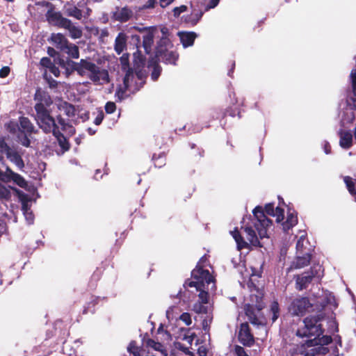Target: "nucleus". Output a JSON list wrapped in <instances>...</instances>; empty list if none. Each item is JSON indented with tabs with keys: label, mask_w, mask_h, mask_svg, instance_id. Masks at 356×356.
Listing matches in <instances>:
<instances>
[{
	"label": "nucleus",
	"mask_w": 356,
	"mask_h": 356,
	"mask_svg": "<svg viewBox=\"0 0 356 356\" xmlns=\"http://www.w3.org/2000/svg\"><path fill=\"white\" fill-rule=\"evenodd\" d=\"M313 307L309 298L298 296L291 300L288 307V311L293 316H303Z\"/></svg>",
	"instance_id": "423d86ee"
},
{
	"label": "nucleus",
	"mask_w": 356,
	"mask_h": 356,
	"mask_svg": "<svg viewBox=\"0 0 356 356\" xmlns=\"http://www.w3.org/2000/svg\"><path fill=\"white\" fill-rule=\"evenodd\" d=\"M63 109L66 115H67L69 118H73L76 115V108L75 106L68 102H64L63 105Z\"/></svg>",
	"instance_id": "58836bf2"
},
{
	"label": "nucleus",
	"mask_w": 356,
	"mask_h": 356,
	"mask_svg": "<svg viewBox=\"0 0 356 356\" xmlns=\"http://www.w3.org/2000/svg\"><path fill=\"white\" fill-rule=\"evenodd\" d=\"M56 139L60 149L57 152L58 155L63 154L66 152L69 151L71 147V145L67 137L60 131L59 129L54 131L52 134Z\"/></svg>",
	"instance_id": "f8f14e48"
},
{
	"label": "nucleus",
	"mask_w": 356,
	"mask_h": 356,
	"mask_svg": "<svg viewBox=\"0 0 356 356\" xmlns=\"http://www.w3.org/2000/svg\"><path fill=\"white\" fill-rule=\"evenodd\" d=\"M7 159L13 163L19 169L22 170L24 168V163L22 156L15 149H11L6 154Z\"/></svg>",
	"instance_id": "aec40b11"
},
{
	"label": "nucleus",
	"mask_w": 356,
	"mask_h": 356,
	"mask_svg": "<svg viewBox=\"0 0 356 356\" xmlns=\"http://www.w3.org/2000/svg\"><path fill=\"white\" fill-rule=\"evenodd\" d=\"M280 305L277 301H273L270 305V312L272 314L271 320L274 323L280 316Z\"/></svg>",
	"instance_id": "e433bc0d"
},
{
	"label": "nucleus",
	"mask_w": 356,
	"mask_h": 356,
	"mask_svg": "<svg viewBox=\"0 0 356 356\" xmlns=\"http://www.w3.org/2000/svg\"><path fill=\"white\" fill-rule=\"evenodd\" d=\"M191 277L193 280H186L184 283L185 287H195L196 290H200L204 288L205 284L209 285L213 281V277L209 270L198 266L192 270Z\"/></svg>",
	"instance_id": "39448f33"
},
{
	"label": "nucleus",
	"mask_w": 356,
	"mask_h": 356,
	"mask_svg": "<svg viewBox=\"0 0 356 356\" xmlns=\"http://www.w3.org/2000/svg\"><path fill=\"white\" fill-rule=\"evenodd\" d=\"M252 213L257 220V222L255 224H259L261 226L264 227L271 226L273 221L266 216V213L264 212L262 207L257 206L253 209Z\"/></svg>",
	"instance_id": "ddd939ff"
},
{
	"label": "nucleus",
	"mask_w": 356,
	"mask_h": 356,
	"mask_svg": "<svg viewBox=\"0 0 356 356\" xmlns=\"http://www.w3.org/2000/svg\"><path fill=\"white\" fill-rule=\"evenodd\" d=\"M16 172H13L9 167L6 168V172H3V178H2V181L4 182H8L11 181V177L13 176V174Z\"/></svg>",
	"instance_id": "864d4df0"
},
{
	"label": "nucleus",
	"mask_w": 356,
	"mask_h": 356,
	"mask_svg": "<svg viewBox=\"0 0 356 356\" xmlns=\"http://www.w3.org/2000/svg\"><path fill=\"white\" fill-rule=\"evenodd\" d=\"M10 196V191L0 183V198L8 199Z\"/></svg>",
	"instance_id": "5fc2aeb1"
},
{
	"label": "nucleus",
	"mask_w": 356,
	"mask_h": 356,
	"mask_svg": "<svg viewBox=\"0 0 356 356\" xmlns=\"http://www.w3.org/2000/svg\"><path fill=\"white\" fill-rule=\"evenodd\" d=\"M289 353L290 354L291 356H295L296 355H298L299 353H302L301 348L298 346H293L292 348H290Z\"/></svg>",
	"instance_id": "774afa93"
},
{
	"label": "nucleus",
	"mask_w": 356,
	"mask_h": 356,
	"mask_svg": "<svg viewBox=\"0 0 356 356\" xmlns=\"http://www.w3.org/2000/svg\"><path fill=\"white\" fill-rule=\"evenodd\" d=\"M38 111H35V120L39 128L46 134H53L54 131L59 129L56 122V119L51 115V109H44L42 106H38Z\"/></svg>",
	"instance_id": "20e7f679"
},
{
	"label": "nucleus",
	"mask_w": 356,
	"mask_h": 356,
	"mask_svg": "<svg viewBox=\"0 0 356 356\" xmlns=\"http://www.w3.org/2000/svg\"><path fill=\"white\" fill-rule=\"evenodd\" d=\"M89 296V301L86 303L87 305L84 307L83 313L86 314L91 307L95 306L98 302V298L92 295H88Z\"/></svg>",
	"instance_id": "c03bdc74"
},
{
	"label": "nucleus",
	"mask_w": 356,
	"mask_h": 356,
	"mask_svg": "<svg viewBox=\"0 0 356 356\" xmlns=\"http://www.w3.org/2000/svg\"><path fill=\"white\" fill-rule=\"evenodd\" d=\"M178 35L184 47L192 46L197 37L194 32H179Z\"/></svg>",
	"instance_id": "a211bd4d"
},
{
	"label": "nucleus",
	"mask_w": 356,
	"mask_h": 356,
	"mask_svg": "<svg viewBox=\"0 0 356 356\" xmlns=\"http://www.w3.org/2000/svg\"><path fill=\"white\" fill-rule=\"evenodd\" d=\"M213 321V315L211 314H209L207 316L202 320V329L205 332L209 333L210 330V325Z\"/></svg>",
	"instance_id": "79ce46f5"
},
{
	"label": "nucleus",
	"mask_w": 356,
	"mask_h": 356,
	"mask_svg": "<svg viewBox=\"0 0 356 356\" xmlns=\"http://www.w3.org/2000/svg\"><path fill=\"white\" fill-rule=\"evenodd\" d=\"M325 317V314L323 312L309 315L303 320L304 327L297 330L296 335L300 338L320 337L324 332L321 322Z\"/></svg>",
	"instance_id": "f257e3e1"
},
{
	"label": "nucleus",
	"mask_w": 356,
	"mask_h": 356,
	"mask_svg": "<svg viewBox=\"0 0 356 356\" xmlns=\"http://www.w3.org/2000/svg\"><path fill=\"white\" fill-rule=\"evenodd\" d=\"M232 236L236 242L238 250H242L248 248V243L244 240L241 236L240 232L237 228H235L234 231L231 232Z\"/></svg>",
	"instance_id": "bb28decb"
},
{
	"label": "nucleus",
	"mask_w": 356,
	"mask_h": 356,
	"mask_svg": "<svg viewBox=\"0 0 356 356\" xmlns=\"http://www.w3.org/2000/svg\"><path fill=\"white\" fill-rule=\"evenodd\" d=\"M19 131L22 134L32 135L38 134V130L27 117L19 118Z\"/></svg>",
	"instance_id": "9b49d317"
},
{
	"label": "nucleus",
	"mask_w": 356,
	"mask_h": 356,
	"mask_svg": "<svg viewBox=\"0 0 356 356\" xmlns=\"http://www.w3.org/2000/svg\"><path fill=\"white\" fill-rule=\"evenodd\" d=\"M95 32L93 33L94 35L99 34V40L103 41L105 38L108 36V31L107 29H104L101 30V31L99 32V29L97 27V28H95Z\"/></svg>",
	"instance_id": "6e6d98bb"
},
{
	"label": "nucleus",
	"mask_w": 356,
	"mask_h": 356,
	"mask_svg": "<svg viewBox=\"0 0 356 356\" xmlns=\"http://www.w3.org/2000/svg\"><path fill=\"white\" fill-rule=\"evenodd\" d=\"M219 2L220 0H210L209 3L206 6L204 11L200 9H197L193 6L191 14L184 16V22L190 24L191 26L196 25L203 16L204 13L211 8L216 7Z\"/></svg>",
	"instance_id": "0eeeda50"
},
{
	"label": "nucleus",
	"mask_w": 356,
	"mask_h": 356,
	"mask_svg": "<svg viewBox=\"0 0 356 356\" xmlns=\"http://www.w3.org/2000/svg\"><path fill=\"white\" fill-rule=\"evenodd\" d=\"M173 49V44L169 38H161L156 44L155 57L158 62H163L166 65H176L179 59V54Z\"/></svg>",
	"instance_id": "f03ea898"
},
{
	"label": "nucleus",
	"mask_w": 356,
	"mask_h": 356,
	"mask_svg": "<svg viewBox=\"0 0 356 356\" xmlns=\"http://www.w3.org/2000/svg\"><path fill=\"white\" fill-rule=\"evenodd\" d=\"M43 79L47 81L50 88L54 89L58 87V81L54 79L51 75H49L47 70L42 74Z\"/></svg>",
	"instance_id": "ea45409f"
},
{
	"label": "nucleus",
	"mask_w": 356,
	"mask_h": 356,
	"mask_svg": "<svg viewBox=\"0 0 356 356\" xmlns=\"http://www.w3.org/2000/svg\"><path fill=\"white\" fill-rule=\"evenodd\" d=\"M146 344L148 347H151L156 350H161L163 348V345L161 343L156 342L151 339L147 341Z\"/></svg>",
	"instance_id": "8fccbe9b"
},
{
	"label": "nucleus",
	"mask_w": 356,
	"mask_h": 356,
	"mask_svg": "<svg viewBox=\"0 0 356 356\" xmlns=\"http://www.w3.org/2000/svg\"><path fill=\"white\" fill-rule=\"evenodd\" d=\"M147 67H151L152 69L151 72V79L154 81H156L160 76L162 71V68L159 65V62H158V60L154 58H152L149 60Z\"/></svg>",
	"instance_id": "b1692460"
},
{
	"label": "nucleus",
	"mask_w": 356,
	"mask_h": 356,
	"mask_svg": "<svg viewBox=\"0 0 356 356\" xmlns=\"http://www.w3.org/2000/svg\"><path fill=\"white\" fill-rule=\"evenodd\" d=\"M34 99L36 103L34 106L35 111H38V106L44 109H50L49 107L53 104V100L48 92L38 88L34 95Z\"/></svg>",
	"instance_id": "1a4fd4ad"
},
{
	"label": "nucleus",
	"mask_w": 356,
	"mask_h": 356,
	"mask_svg": "<svg viewBox=\"0 0 356 356\" xmlns=\"http://www.w3.org/2000/svg\"><path fill=\"white\" fill-rule=\"evenodd\" d=\"M284 211L283 209L280 208V207H277L275 209L274 211V217H276V221L277 222H280L284 220Z\"/></svg>",
	"instance_id": "de8ad7c7"
},
{
	"label": "nucleus",
	"mask_w": 356,
	"mask_h": 356,
	"mask_svg": "<svg viewBox=\"0 0 356 356\" xmlns=\"http://www.w3.org/2000/svg\"><path fill=\"white\" fill-rule=\"evenodd\" d=\"M235 353L236 354L237 356H249L245 349L240 346H236L235 347Z\"/></svg>",
	"instance_id": "338daca9"
},
{
	"label": "nucleus",
	"mask_w": 356,
	"mask_h": 356,
	"mask_svg": "<svg viewBox=\"0 0 356 356\" xmlns=\"http://www.w3.org/2000/svg\"><path fill=\"white\" fill-rule=\"evenodd\" d=\"M23 137L21 139V144L26 147H29L31 145V140L29 139V137L31 136V135H27V134H23Z\"/></svg>",
	"instance_id": "0e129e2a"
},
{
	"label": "nucleus",
	"mask_w": 356,
	"mask_h": 356,
	"mask_svg": "<svg viewBox=\"0 0 356 356\" xmlns=\"http://www.w3.org/2000/svg\"><path fill=\"white\" fill-rule=\"evenodd\" d=\"M180 319L187 325H190L192 323L191 315L187 312L183 313L180 316Z\"/></svg>",
	"instance_id": "680f3d73"
},
{
	"label": "nucleus",
	"mask_w": 356,
	"mask_h": 356,
	"mask_svg": "<svg viewBox=\"0 0 356 356\" xmlns=\"http://www.w3.org/2000/svg\"><path fill=\"white\" fill-rule=\"evenodd\" d=\"M12 148L6 143L4 138L0 137V157H3V154H7L8 152H10Z\"/></svg>",
	"instance_id": "a18cd8bd"
},
{
	"label": "nucleus",
	"mask_w": 356,
	"mask_h": 356,
	"mask_svg": "<svg viewBox=\"0 0 356 356\" xmlns=\"http://www.w3.org/2000/svg\"><path fill=\"white\" fill-rule=\"evenodd\" d=\"M154 42V35L152 33H147L143 37V47L147 54H150Z\"/></svg>",
	"instance_id": "7c9ffc66"
},
{
	"label": "nucleus",
	"mask_w": 356,
	"mask_h": 356,
	"mask_svg": "<svg viewBox=\"0 0 356 356\" xmlns=\"http://www.w3.org/2000/svg\"><path fill=\"white\" fill-rule=\"evenodd\" d=\"M65 49H67V54L72 58H78L79 57V49L76 44L68 42L67 47H65Z\"/></svg>",
	"instance_id": "4c0bfd02"
},
{
	"label": "nucleus",
	"mask_w": 356,
	"mask_h": 356,
	"mask_svg": "<svg viewBox=\"0 0 356 356\" xmlns=\"http://www.w3.org/2000/svg\"><path fill=\"white\" fill-rule=\"evenodd\" d=\"M116 110V105L113 102H108L105 105V111L107 113L111 114Z\"/></svg>",
	"instance_id": "13d9d810"
},
{
	"label": "nucleus",
	"mask_w": 356,
	"mask_h": 356,
	"mask_svg": "<svg viewBox=\"0 0 356 356\" xmlns=\"http://www.w3.org/2000/svg\"><path fill=\"white\" fill-rule=\"evenodd\" d=\"M344 182L346 185V187L349 191V193L352 195H356V187L355 184L353 181V179L348 176L344 177Z\"/></svg>",
	"instance_id": "a19ab883"
},
{
	"label": "nucleus",
	"mask_w": 356,
	"mask_h": 356,
	"mask_svg": "<svg viewBox=\"0 0 356 356\" xmlns=\"http://www.w3.org/2000/svg\"><path fill=\"white\" fill-rule=\"evenodd\" d=\"M40 64L45 68H49L54 63L49 57H43L40 59Z\"/></svg>",
	"instance_id": "bf43d9fd"
},
{
	"label": "nucleus",
	"mask_w": 356,
	"mask_h": 356,
	"mask_svg": "<svg viewBox=\"0 0 356 356\" xmlns=\"http://www.w3.org/2000/svg\"><path fill=\"white\" fill-rule=\"evenodd\" d=\"M129 78H130V75L127 74L123 78V86H120L116 90L115 97H117L118 99L120 102H121L126 97L125 93L129 87Z\"/></svg>",
	"instance_id": "5701e85b"
},
{
	"label": "nucleus",
	"mask_w": 356,
	"mask_h": 356,
	"mask_svg": "<svg viewBox=\"0 0 356 356\" xmlns=\"http://www.w3.org/2000/svg\"><path fill=\"white\" fill-rule=\"evenodd\" d=\"M71 23L72 21L70 19L62 16L56 26L67 29V28L70 26Z\"/></svg>",
	"instance_id": "3c124183"
},
{
	"label": "nucleus",
	"mask_w": 356,
	"mask_h": 356,
	"mask_svg": "<svg viewBox=\"0 0 356 356\" xmlns=\"http://www.w3.org/2000/svg\"><path fill=\"white\" fill-rule=\"evenodd\" d=\"M46 16L49 22L56 26L63 15L59 12L48 10Z\"/></svg>",
	"instance_id": "f704fd0d"
},
{
	"label": "nucleus",
	"mask_w": 356,
	"mask_h": 356,
	"mask_svg": "<svg viewBox=\"0 0 356 356\" xmlns=\"http://www.w3.org/2000/svg\"><path fill=\"white\" fill-rule=\"evenodd\" d=\"M67 30L69 31L70 37L73 39H79L82 37V29L79 26H74L72 24V22L71 23L70 26L67 28Z\"/></svg>",
	"instance_id": "473e14b6"
},
{
	"label": "nucleus",
	"mask_w": 356,
	"mask_h": 356,
	"mask_svg": "<svg viewBox=\"0 0 356 356\" xmlns=\"http://www.w3.org/2000/svg\"><path fill=\"white\" fill-rule=\"evenodd\" d=\"M245 315L247 316L248 320L250 321V322L252 324L257 325H259L261 324V323L259 322V321L254 312V309H253V307L252 306L248 305L245 308Z\"/></svg>",
	"instance_id": "2f4dec72"
},
{
	"label": "nucleus",
	"mask_w": 356,
	"mask_h": 356,
	"mask_svg": "<svg viewBox=\"0 0 356 356\" xmlns=\"http://www.w3.org/2000/svg\"><path fill=\"white\" fill-rule=\"evenodd\" d=\"M312 255L310 253H305L302 256H297L291 266L296 269L302 268L310 264Z\"/></svg>",
	"instance_id": "4be33fe9"
},
{
	"label": "nucleus",
	"mask_w": 356,
	"mask_h": 356,
	"mask_svg": "<svg viewBox=\"0 0 356 356\" xmlns=\"http://www.w3.org/2000/svg\"><path fill=\"white\" fill-rule=\"evenodd\" d=\"M205 303L195 302L193 306V310L199 314H209V308L208 306L204 305Z\"/></svg>",
	"instance_id": "c9c22d12"
},
{
	"label": "nucleus",
	"mask_w": 356,
	"mask_h": 356,
	"mask_svg": "<svg viewBox=\"0 0 356 356\" xmlns=\"http://www.w3.org/2000/svg\"><path fill=\"white\" fill-rule=\"evenodd\" d=\"M332 338L329 335H321L320 337H314L313 339L308 341L309 346L321 345L325 346L331 343Z\"/></svg>",
	"instance_id": "a878e982"
},
{
	"label": "nucleus",
	"mask_w": 356,
	"mask_h": 356,
	"mask_svg": "<svg viewBox=\"0 0 356 356\" xmlns=\"http://www.w3.org/2000/svg\"><path fill=\"white\" fill-rule=\"evenodd\" d=\"M238 339L245 346L251 347L254 343V338L251 333L250 326L248 323H241L238 333Z\"/></svg>",
	"instance_id": "9d476101"
},
{
	"label": "nucleus",
	"mask_w": 356,
	"mask_h": 356,
	"mask_svg": "<svg viewBox=\"0 0 356 356\" xmlns=\"http://www.w3.org/2000/svg\"><path fill=\"white\" fill-rule=\"evenodd\" d=\"M10 72V68L8 66H4L0 70V77L6 78L7 77Z\"/></svg>",
	"instance_id": "69168bd1"
},
{
	"label": "nucleus",
	"mask_w": 356,
	"mask_h": 356,
	"mask_svg": "<svg viewBox=\"0 0 356 356\" xmlns=\"http://www.w3.org/2000/svg\"><path fill=\"white\" fill-rule=\"evenodd\" d=\"M320 269L321 266H317ZM318 274V270L316 266H312L309 270L304 272L300 276H298L296 284V289L298 291H302L308 287L309 284L312 282L313 278Z\"/></svg>",
	"instance_id": "6e6552de"
},
{
	"label": "nucleus",
	"mask_w": 356,
	"mask_h": 356,
	"mask_svg": "<svg viewBox=\"0 0 356 356\" xmlns=\"http://www.w3.org/2000/svg\"><path fill=\"white\" fill-rule=\"evenodd\" d=\"M104 112L102 110L99 111V112L94 120L95 124L100 125L104 120Z\"/></svg>",
	"instance_id": "e2e57ef3"
},
{
	"label": "nucleus",
	"mask_w": 356,
	"mask_h": 356,
	"mask_svg": "<svg viewBox=\"0 0 356 356\" xmlns=\"http://www.w3.org/2000/svg\"><path fill=\"white\" fill-rule=\"evenodd\" d=\"M187 10V6L185 5H181L179 7H175L173 9V15L175 17H179L181 13H184Z\"/></svg>",
	"instance_id": "052dcab7"
},
{
	"label": "nucleus",
	"mask_w": 356,
	"mask_h": 356,
	"mask_svg": "<svg viewBox=\"0 0 356 356\" xmlns=\"http://www.w3.org/2000/svg\"><path fill=\"white\" fill-rule=\"evenodd\" d=\"M255 229H257L258 234L261 238L267 236V228L268 227L261 226L259 224H254Z\"/></svg>",
	"instance_id": "09e8293b"
},
{
	"label": "nucleus",
	"mask_w": 356,
	"mask_h": 356,
	"mask_svg": "<svg viewBox=\"0 0 356 356\" xmlns=\"http://www.w3.org/2000/svg\"><path fill=\"white\" fill-rule=\"evenodd\" d=\"M133 16L132 10L128 7L125 6L120 9L117 8V10L113 13V19L121 23L127 22Z\"/></svg>",
	"instance_id": "4468645a"
},
{
	"label": "nucleus",
	"mask_w": 356,
	"mask_h": 356,
	"mask_svg": "<svg viewBox=\"0 0 356 356\" xmlns=\"http://www.w3.org/2000/svg\"><path fill=\"white\" fill-rule=\"evenodd\" d=\"M152 160L156 168H161L166 164V154L164 152H159V154L154 153Z\"/></svg>",
	"instance_id": "c85d7f7f"
},
{
	"label": "nucleus",
	"mask_w": 356,
	"mask_h": 356,
	"mask_svg": "<svg viewBox=\"0 0 356 356\" xmlns=\"http://www.w3.org/2000/svg\"><path fill=\"white\" fill-rule=\"evenodd\" d=\"M340 136L339 145L343 149H349L353 145V135L350 131H343L340 130L339 132Z\"/></svg>",
	"instance_id": "412c9836"
},
{
	"label": "nucleus",
	"mask_w": 356,
	"mask_h": 356,
	"mask_svg": "<svg viewBox=\"0 0 356 356\" xmlns=\"http://www.w3.org/2000/svg\"><path fill=\"white\" fill-rule=\"evenodd\" d=\"M200 291V293L198 295L199 299L200 301L199 302H202L207 304L209 300V293L207 291L204 290V288H202L200 290H197Z\"/></svg>",
	"instance_id": "603ef678"
},
{
	"label": "nucleus",
	"mask_w": 356,
	"mask_h": 356,
	"mask_svg": "<svg viewBox=\"0 0 356 356\" xmlns=\"http://www.w3.org/2000/svg\"><path fill=\"white\" fill-rule=\"evenodd\" d=\"M128 350L134 356H143L144 350L136 345V342L132 341L128 346Z\"/></svg>",
	"instance_id": "72a5a7b5"
},
{
	"label": "nucleus",
	"mask_w": 356,
	"mask_h": 356,
	"mask_svg": "<svg viewBox=\"0 0 356 356\" xmlns=\"http://www.w3.org/2000/svg\"><path fill=\"white\" fill-rule=\"evenodd\" d=\"M127 37L124 33H118L115 40L114 49L117 54H121L127 47Z\"/></svg>",
	"instance_id": "dca6fc26"
},
{
	"label": "nucleus",
	"mask_w": 356,
	"mask_h": 356,
	"mask_svg": "<svg viewBox=\"0 0 356 356\" xmlns=\"http://www.w3.org/2000/svg\"><path fill=\"white\" fill-rule=\"evenodd\" d=\"M51 40L57 49L65 50L67 47L68 40L62 33H52Z\"/></svg>",
	"instance_id": "f3484780"
},
{
	"label": "nucleus",
	"mask_w": 356,
	"mask_h": 356,
	"mask_svg": "<svg viewBox=\"0 0 356 356\" xmlns=\"http://www.w3.org/2000/svg\"><path fill=\"white\" fill-rule=\"evenodd\" d=\"M298 223V217L293 213H289L286 221L282 223L283 230L288 232Z\"/></svg>",
	"instance_id": "cd10ccee"
},
{
	"label": "nucleus",
	"mask_w": 356,
	"mask_h": 356,
	"mask_svg": "<svg viewBox=\"0 0 356 356\" xmlns=\"http://www.w3.org/2000/svg\"><path fill=\"white\" fill-rule=\"evenodd\" d=\"M11 180L14 181L17 186L24 188L26 186V181L24 179L22 176L20 175L15 173L13 174V176L11 177Z\"/></svg>",
	"instance_id": "37998d69"
},
{
	"label": "nucleus",
	"mask_w": 356,
	"mask_h": 356,
	"mask_svg": "<svg viewBox=\"0 0 356 356\" xmlns=\"http://www.w3.org/2000/svg\"><path fill=\"white\" fill-rule=\"evenodd\" d=\"M240 112L238 109L236 107H229L227 108L225 111L222 113V118H225L227 115H229L232 117H235L236 115H239Z\"/></svg>",
	"instance_id": "49530a36"
},
{
	"label": "nucleus",
	"mask_w": 356,
	"mask_h": 356,
	"mask_svg": "<svg viewBox=\"0 0 356 356\" xmlns=\"http://www.w3.org/2000/svg\"><path fill=\"white\" fill-rule=\"evenodd\" d=\"M59 65L61 68L65 70L66 76H69L74 72H76L78 73V63L69 58L66 60L60 59L59 60Z\"/></svg>",
	"instance_id": "2eb2a0df"
},
{
	"label": "nucleus",
	"mask_w": 356,
	"mask_h": 356,
	"mask_svg": "<svg viewBox=\"0 0 356 356\" xmlns=\"http://www.w3.org/2000/svg\"><path fill=\"white\" fill-rule=\"evenodd\" d=\"M65 12L68 17H72L79 20H81L83 17L82 10L75 6L72 5L66 7Z\"/></svg>",
	"instance_id": "c756f323"
},
{
	"label": "nucleus",
	"mask_w": 356,
	"mask_h": 356,
	"mask_svg": "<svg viewBox=\"0 0 356 356\" xmlns=\"http://www.w3.org/2000/svg\"><path fill=\"white\" fill-rule=\"evenodd\" d=\"M78 74L83 76L88 72V78L94 83H99L100 80L109 82V75L106 70H102L95 63L87 60L81 59L78 63Z\"/></svg>",
	"instance_id": "7ed1b4c3"
},
{
	"label": "nucleus",
	"mask_w": 356,
	"mask_h": 356,
	"mask_svg": "<svg viewBox=\"0 0 356 356\" xmlns=\"http://www.w3.org/2000/svg\"><path fill=\"white\" fill-rule=\"evenodd\" d=\"M266 214L269 215L270 216H274L275 207L273 203L266 204L264 209Z\"/></svg>",
	"instance_id": "4d7b16f0"
},
{
	"label": "nucleus",
	"mask_w": 356,
	"mask_h": 356,
	"mask_svg": "<svg viewBox=\"0 0 356 356\" xmlns=\"http://www.w3.org/2000/svg\"><path fill=\"white\" fill-rule=\"evenodd\" d=\"M56 120L60 125L61 131L65 132L68 136L71 137L75 134V128L70 122H66L60 115L56 116Z\"/></svg>",
	"instance_id": "6ab92c4d"
},
{
	"label": "nucleus",
	"mask_w": 356,
	"mask_h": 356,
	"mask_svg": "<svg viewBox=\"0 0 356 356\" xmlns=\"http://www.w3.org/2000/svg\"><path fill=\"white\" fill-rule=\"evenodd\" d=\"M245 232L247 235V238L250 243L255 247H262L255 231L251 227H245L244 229Z\"/></svg>",
	"instance_id": "393cba45"
}]
</instances>
